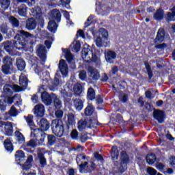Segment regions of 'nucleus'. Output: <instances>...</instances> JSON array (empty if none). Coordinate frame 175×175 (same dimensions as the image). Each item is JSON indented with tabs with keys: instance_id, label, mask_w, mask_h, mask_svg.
Returning a JSON list of instances; mask_svg holds the SVG:
<instances>
[{
	"instance_id": "nucleus-1",
	"label": "nucleus",
	"mask_w": 175,
	"mask_h": 175,
	"mask_svg": "<svg viewBox=\"0 0 175 175\" xmlns=\"http://www.w3.org/2000/svg\"><path fill=\"white\" fill-rule=\"evenodd\" d=\"M35 36L33 34L26 31L23 29L16 30V36H14V39L16 43H18L19 49L23 50L27 44H32V40H33Z\"/></svg>"
},
{
	"instance_id": "nucleus-2",
	"label": "nucleus",
	"mask_w": 175,
	"mask_h": 175,
	"mask_svg": "<svg viewBox=\"0 0 175 175\" xmlns=\"http://www.w3.org/2000/svg\"><path fill=\"white\" fill-rule=\"evenodd\" d=\"M14 157L16 162H17V163L20 165L23 170H29V169L32 167L33 156L29 155L27 159L24 151H23L22 150H18L16 152Z\"/></svg>"
},
{
	"instance_id": "nucleus-3",
	"label": "nucleus",
	"mask_w": 175,
	"mask_h": 175,
	"mask_svg": "<svg viewBox=\"0 0 175 175\" xmlns=\"http://www.w3.org/2000/svg\"><path fill=\"white\" fill-rule=\"evenodd\" d=\"M99 54H100V51L95 49V45L92 46L87 45V47H84L81 51L82 57L88 59V62L92 61L94 64L99 62Z\"/></svg>"
},
{
	"instance_id": "nucleus-4",
	"label": "nucleus",
	"mask_w": 175,
	"mask_h": 175,
	"mask_svg": "<svg viewBox=\"0 0 175 175\" xmlns=\"http://www.w3.org/2000/svg\"><path fill=\"white\" fill-rule=\"evenodd\" d=\"M35 14L36 19L33 18H29L26 21L25 28L27 31H33V29H36L38 24L41 28L44 27V18H43L42 11H36Z\"/></svg>"
},
{
	"instance_id": "nucleus-5",
	"label": "nucleus",
	"mask_w": 175,
	"mask_h": 175,
	"mask_svg": "<svg viewBox=\"0 0 175 175\" xmlns=\"http://www.w3.org/2000/svg\"><path fill=\"white\" fill-rule=\"evenodd\" d=\"M52 133L57 137H62V136H68L69 131L66 126H64V122L61 119H54L51 124Z\"/></svg>"
},
{
	"instance_id": "nucleus-6",
	"label": "nucleus",
	"mask_w": 175,
	"mask_h": 175,
	"mask_svg": "<svg viewBox=\"0 0 175 175\" xmlns=\"http://www.w3.org/2000/svg\"><path fill=\"white\" fill-rule=\"evenodd\" d=\"M96 46L100 49L101 47H107L110 44L109 41V31L105 28H100L98 31V36L96 39Z\"/></svg>"
},
{
	"instance_id": "nucleus-7",
	"label": "nucleus",
	"mask_w": 175,
	"mask_h": 175,
	"mask_svg": "<svg viewBox=\"0 0 175 175\" xmlns=\"http://www.w3.org/2000/svg\"><path fill=\"white\" fill-rule=\"evenodd\" d=\"M165 29L160 27L157 31L156 38L154 40V44H157L154 46V49L157 50H165V49L167 47V44L163 43V42H165Z\"/></svg>"
},
{
	"instance_id": "nucleus-8",
	"label": "nucleus",
	"mask_w": 175,
	"mask_h": 175,
	"mask_svg": "<svg viewBox=\"0 0 175 175\" xmlns=\"http://www.w3.org/2000/svg\"><path fill=\"white\" fill-rule=\"evenodd\" d=\"M47 134L42 129L31 127V137H34L36 141H38L40 145L42 146L44 143V139Z\"/></svg>"
},
{
	"instance_id": "nucleus-9",
	"label": "nucleus",
	"mask_w": 175,
	"mask_h": 175,
	"mask_svg": "<svg viewBox=\"0 0 175 175\" xmlns=\"http://www.w3.org/2000/svg\"><path fill=\"white\" fill-rule=\"evenodd\" d=\"M1 47L3 49L5 53L10 54V55H13V51L14 50H21L19 49L18 43L16 42V41H5L2 42Z\"/></svg>"
},
{
	"instance_id": "nucleus-10",
	"label": "nucleus",
	"mask_w": 175,
	"mask_h": 175,
	"mask_svg": "<svg viewBox=\"0 0 175 175\" xmlns=\"http://www.w3.org/2000/svg\"><path fill=\"white\" fill-rule=\"evenodd\" d=\"M3 63L4 64L1 66V72L3 75H10V70L13 68V59L10 56H5L3 58Z\"/></svg>"
},
{
	"instance_id": "nucleus-11",
	"label": "nucleus",
	"mask_w": 175,
	"mask_h": 175,
	"mask_svg": "<svg viewBox=\"0 0 175 175\" xmlns=\"http://www.w3.org/2000/svg\"><path fill=\"white\" fill-rule=\"evenodd\" d=\"M131 162V159L129 158V155L126 153V151H122L120 153V165L119 167V170L121 173H124L125 170H126V167L128 166V163Z\"/></svg>"
},
{
	"instance_id": "nucleus-12",
	"label": "nucleus",
	"mask_w": 175,
	"mask_h": 175,
	"mask_svg": "<svg viewBox=\"0 0 175 175\" xmlns=\"http://www.w3.org/2000/svg\"><path fill=\"white\" fill-rule=\"evenodd\" d=\"M36 55L37 57H40L42 62H46L47 59V49H46V46L42 44H38L36 46Z\"/></svg>"
},
{
	"instance_id": "nucleus-13",
	"label": "nucleus",
	"mask_w": 175,
	"mask_h": 175,
	"mask_svg": "<svg viewBox=\"0 0 175 175\" xmlns=\"http://www.w3.org/2000/svg\"><path fill=\"white\" fill-rule=\"evenodd\" d=\"M153 118H154L159 124H163L165 120H166V113H165V111L154 109Z\"/></svg>"
},
{
	"instance_id": "nucleus-14",
	"label": "nucleus",
	"mask_w": 175,
	"mask_h": 175,
	"mask_svg": "<svg viewBox=\"0 0 175 175\" xmlns=\"http://www.w3.org/2000/svg\"><path fill=\"white\" fill-rule=\"evenodd\" d=\"M53 95H55V94L52 93L50 94L47 92H44L41 94V100L46 106H50L53 103Z\"/></svg>"
},
{
	"instance_id": "nucleus-15",
	"label": "nucleus",
	"mask_w": 175,
	"mask_h": 175,
	"mask_svg": "<svg viewBox=\"0 0 175 175\" xmlns=\"http://www.w3.org/2000/svg\"><path fill=\"white\" fill-rule=\"evenodd\" d=\"M46 110L44 109V105L43 104H38L35 105L33 108V114L38 118H42L44 116V112Z\"/></svg>"
},
{
	"instance_id": "nucleus-16",
	"label": "nucleus",
	"mask_w": 175,
	"mask_h": 175,
	"mask_svg": "<svg viewBox=\"0 0 175 175\" xmlns=\"http://www.w3.org/2000/svg\"><path fill=\"white\" fill-rule=\"evenodd\" d=\"M105 58L108 64H114V59L117 58V53L114 51L108 50L105 52Z\"/></svg>"
},
{
	"instance_id": "nucleus-17",
	"label": "nucleus",
	"mask_w": 175,
	"mask_h": 175,
	"mask_svg": "<svg viewBox=\"0 0 175 175\" xmlns=\"http://www.w3.org/2000/svg\"><path fill=\"white\" fill-rule=\"evenodd\" d=\"M58 68L59 69L62 75L63 76H66L68 75V72L69 70V68L68 67V64H66V62L64 59H60L59 62Z\"/></svg>"
},
{
	"instance_id": "nucleus-18",
	"label": "nucleus",
	"mask_w": 175,
	"mask_h": 175,
	"mask_svg": "<svg viewBox=\"0 0 175 175\" xmlns=\"http://www.w3.org/2000/svg\"><path fill=\"white\" fill-rule=\"evenodd\" d=\"M36 139H30L29 142L26 143V144H23L22 146V148H23L24 151H27V152H32V150L27 147H31L32 148H35L36 146H38Z\"/></svg>"
},
{
	"instance_id": "nucleus-19",
	"label": "nucleus",
	"mask_w": 175,
	"mask_h": 175,
	"mask_svg": "<svg viewBox=\"0 0 175 175\" xmlns=\"http://www.w3.org/2000/svg\"><path fill=\"white\" fill-rule=\"evenodd\" d=\"M76 124V120H75V115H73L72 113H68V119L66 122V128L68 129V132L70 129V128H73V125Z\"/></svg>"
},
{
	"instance_id": "nucleus-20",
	"label": "nucleus",
	"mask_w": 175,
	"mask_h": 175,
	"mask_svg": "<svg viewBox=\"0 0 175 175\" xmlns=\"http://www.w3.org/2000/svg\"><path fill=\"white\" fill-rule=\"evenodd\" d=\"M165 17V10L162 8H159L156 10L155 13L153 14L154 20L156 21H162Z\"/></svg>"
},
{
	"instance_id": "nucleus-21",
	"label": "nucleus",
	"mask_w": 175,
	"mask_h": 175,
	"mask_svg": "<svg viewBox=\"0 0 175 175\" xmlns=\"http://www.w3.org/2000/svg\"><path fill=\"white\" fill-rule=\"evenodd\" d=\"M14 137L16 139V144H24L25 143V137L18 131L14 132Z\"/></svg>"
},
{
	"instance_id": "nucleus-22",
	"label": "nucleus",
	"mask_w": 175,
	"mask_h": 175,
	"mask_svg": "<svg viewBox=\"0 0 175 175\" xmlns=\"http://www.w3.org/2000/svg\"><path fill=\"white\" fill-rule=\"evenodd\" d=\"M61 12L57 8H55L51 10V17L52 20H54L55 21H57V23L61 22Z\"/></svg>"
},
{
	"instance_id": "nucleus-23",
	"label": "nucleus",
	"mask_w": 175,
	"mask_h": 175,
	"mask_svg": "<svg viewBox=\"0 0 175 175\" xmlns=\"http://www.w3.org/2000/svg\"><path fill=\"white\" fill-rule=\"evenodd\" d=\"M96 98V92H95V89H94V88L92 87L89 88L87 91V96H86L87 100L92 101V100H95Z\"/></svg>"
},
{
	"instance_id": "nucleus-24",
	"label": "nucleus",
	"mask_w": 175,
	"mask_h": 175,
	"mask_svg": "<svg viewBox=\"0 0 175 175\" xmlns=\"http://www.w3.org/2000/svg\"><path fill=\"white\" fill-rule=\"evenodd\" d=\"M39 126L41 131L46 132L50 129V122H49V120H47V119L42 118L40 120Z\"/></svg>"
},
{
	"instance_id": "nucleus-25",
	"label": "nucleus",
	"mask_w": 175,
	"mask_h": 175,
	"mask_svg": "<svg viewBox=\"0 0 175 175\" xmlns=\"http://www.w3.org/2000/svg\"><path fill=\"white\" fill-rule=\"evenodd\" d=\"M89 72L90 73V77H92V79L95 80L96 81L99 80V78L100 77V74L99 73L98 70L92 67H90Z\"/></svg>"
},
{
	"instance_id": "nucleus-26",
	"label": "nucleus",
	"mask_w": 175,
	"mask_h": 175,
	"mask_svg": "<svg viewBox=\"0 0 175 175\" xmlns=\"http://www.w3.org/2000/svg\"><path fill=\"white\" fill-rule=\"evenodd\" d=\"M5 134L6 136H12L13 135V123L10 122H6L5 126Z\"/></svg>"
},
{
	"instance_id": "nucleus-27",
	"label": "nucleus",
	"mask_w": 175,
	"mask_h": 175,
	"mask_svg": "<svg viewBox=\"0 0 175 175\" xmlns=\"http://www.w3.org/2000/svg\"><path fill=\"white\" fill-rule=\"evenodd\" d=\"M3 145L5 149L6 150V151H8V152H13V150H14V146H13V143H12L10 139H5L3 142Z\"/></svg>"
},
{
	"instance_id": "nucleus-28",
	"label": "nucleus",
	"mask_w": 175,
	"mask_h": 175,
	"mask_svg": "<svg viewBox=\"0 0 175 175\" xmlns=\"http://www.w3.org/2000/svg\"><path fill=\"white\" fill-rule=\"evenodd\" d=\"M58 28V25L57 24V22L54 20H51L48 23V30L50 31V32H52L53 33H55L57 32V29Z\"/></svg>"
},
{
	"instance_id": "nucleus-29",
	"label": "nucleus",
	"mask_w": 175,
	"mask_h": 175,
	"mask_svg": "<svg viewBox=\"0 0 175 175\" xmlns=\"http://www.w3.org/2000/svg\"><path fill=\"white\" fill-rule=\"evenodd\" d=\"M74 103V107H75L76 110L78 111H81V110H83V108L84 107V103H83V100L80 98H75L73 100Z\"/></svg>"
},
{
	"instance_id": "nucleus-30",
	"label": "nucleus",
	"mask_w": 175,
	"mask_h": 175,
	"mask_svg": "<svg viewBox=\"0 0 175 175\" xmlns=\"http://www.w3.org/2000/svg\"><path fill=\"white\" fill-rule=\"evenodd\" d=\"M119 155H120V152H118V147H117V146H112L111 149V160L116 161V159H118Z\"/></svg>"
},
{
	"instance_id": "nucleus-31",
	"label": "nucleus",
	"mask_w": 175,
	"mask_h": 175,
	"mask_svg": "<svg viewBox=\"0 0 175 175\" xmlns=\"http://www.w3.org/2000/svg\"><path fill=\"white\" fill-rule=\"evenodd\" d=\"M111 121L113 125L117 122L118 124H122V121H124V118H122V115L120 113L113 114V116L111 118Z\"/></svg>"
},
{
	"instance_id": "nucleus-32",
	"label": "nucleus",
	"mask_w": 175,
	"mask_h": 175,
	"mask_svg": "<svg viewBox=\"0 0 175 175\" xmlns=\"http://www.w3.org/2000/svg\"><path fill=\"white\" fill-rule=\"evenodd\" d=\"M53 107H55V109H61V107H62V101H61L55 94H53Z\"/></svg>"
},
{
	"instance_id": "nucleus-33",
	"label": "nucleus",
	"mask_w": 175,
	"mask_h": 175,
	"mask_svg": "<svg viewBox=\"0 0 175 175\" xmlns=\"http://www.w3.org/2000/svg\"><path fill=\"white\" fill-rule=\"evenodd\" d=\"M61 95L64 98V102H70L72 100V93L66 92L65 89L61 90Z\"/></svg>"
},
{
	"instance_id": "nucleus-34",
	"label": "nucleus",
	"mask_w": 175,
	"mask_h": 175,
	"mask_svg": "<svg viewBox=\"0 0 175 175\" xmlns=\"http://www.w3.org/2000/svg\"><path fill=\"white\" fill-rule=\"evenodd\" d=\"M27 9L28 7L25 4L21 5L18 8V13L21 17H27Z\"/></svg>"
},
{
	"instance_id": "nucleus-35",
	"label": "nucleus",
	"mask_w": 175,
	"mask_h": 175,
	"mask_svg": "<svg viewBox=\"0 0 175 175\" xmlns=\"http://www.w3.org/2000/svg\"><path fill=\"white\" fill-rule=\"evenodd\" d=\"M47 143L46 146L48 147H51L55 144L57 142V137H55L53 135H47Z\"/></svg>"
},
{
	"instance_id": "nucleus-36",
	"label": "nucleus",
	"mask_w": 175,
	"mask_h": 175,
	"mask_svg": "<svg viewBox=\"0 0 175 175\" xmlns=\"http://www.w3.org/2000/svg\"><path fill=\"white\" fill-rule=\"evenodd\" d=\"M38 159L42 167H44V166L47 165V160L46 159V157H44V154L43 152L38 153Z\"/></svg>"
},
{
	"instance_id": "nucleus-37",
	"label": "nucleus",
	"mask_w": 175,
	"mask_h": 175,
	"mask_svg": "<svg viewBox=\"0 0 175 175\" xmlns=\"http://www.w3.org/2000/svg\"><path fill=\"white\" fill-rule=\"evenodd\" d=\"M63 53H65V58L66 61L70 64L72 61H73V55H72V53H70V51H69L68 49H64L62 48Z\"/></svg>"
},
{
	"instance_id": "nucleus-38",
	"label": "nucleus",
	"mask_w": 175,
	"mask_h": 175,
	"mask_svg": "<svg viewBox=\"0 0 175 175\" xmlns=\"http://www.w3.org/2000/svg\"><path fill=\"white\" fill-rule=\"evenodd\" d=\"M157 159V156L154 153H150L146 157V161L148 165H154Z\"/></svg>"
},
{
	"instance_id": "nucleus-39",
	"label": "nucleus",
	"mask_w": 175,
	"mask_h": 175,
	"mask_svg": "<svg viewBox=\"0 0 175 175\" xmlns=\"http://www.w3.org/2000/svg\"><path fill=\"white\" fill-rule=\"evenodd\" d=\"M16 66L21 72L25 69V61L23 58L16 59Z\"/></svg>"
},
{
	"instance_id": "nucleus-40",
	"label": "nucleus",
	"mask_w": 175,
	"mask_h": 175,
	"mask_svg": "<svg viewBox=\"0 0 175 175\" xmlns=\"http://www.w3.org/2000/svg\"><path fill=\"white\" fill-rule=\"evenodd\" d=\"M9 21L10 24H12L13 28H18V27H20V21L13 16H10Z\"/></svg>"
},
{
	"instance_id": "nucleus-41",
	"label": "nucleus",
	"mask_w": 175,
	"mask_h": 175,
	"mask_svg": "<svg viewBox=\"0 0 175 175\" xmlns=\"http://www.w3.org/2000/svg\"><path fill=\"white\" fill-rule=\"evenodd\" d=\"M84 113L86 117H90V116H92V114L94 113V105H92V104L88 105L86 107V109H85Z\"/></svg>"
},
{
	"instance_id": "nucleus-42",
	"label": "nucleus",
	"mask_w": 175,
	"mask_h": 175,
	"mask_svg": "<svg viewBox=\"0 0 175 175\" xmlns=\"http://www.w3.org/2000/svg\"><path fill=\"white\" fill-rule=\"evenodd\" d=\"M82 92L83 86H81L80 84H77L74 86V94H75L77 96H80Z\"/></svg>"
},
{
	"instance_id": "nucleus-43",
	"label": "nucleus",
	"mask_w": 175,
	"mask_h": 175,
	"mask_svg": "<svg viewBox=\"0 0 175 175\" xmlns=\"http://www.w3.org/2000/svg\"><path fill=\"white\" fill-rule=\"evenodd\" d=\"M26 122L30 128L35 126V123L33 122V116L29 114L27 116H24Z\"/></svg>"
},
{
	"instance_id": "nucleus-44",
	"label": "nucleus",
	"mask_w": 175,
	"mask_h": 175,
	"mask_svg": "<svg viewBox=\"0 0 175 175\" xmlns=\"http://www.w3.org/2000/svg\"><path fill=\"white\" fill-rule=\"evenodd\" d=\"M8 113L10 117H17V116L18 115V111L14 106H12Z\"/></svg>"
},
{
	"instance_id": "nucleus-45",
	"label": "nucleus",
	"mask_w": 175,
	"mask_h": 175,
	"mask_svg": "<svg viewBox=\"0 0 175 175\" xmlns=\"http://www.w3.org/2000/svg\"><path fill=\"white\" fill-rule=\"evenodd\" d=\"M0 5L2 9L6 10L10 6V0H0Z\"/></svg>"
},
{
	"instance_id": "nucleus-46",
	"label": "nucleus",
	"mask_w": 175,
	"mask_h": 175,
	"mask_svg": "<svg viewBox=\"0 0 175 175\" xmlns=\"http://www.w3.org/2000/svg\"><path fill=\"white\" fill-rule=\"evenodd\" d=\"M144 65L147 70V73L149 79H152V76H154V74H152V70H151V66H150V64H148V62H145Z\"/></svg>"
},
{
	"instance_id": "nucleus-47",
	"label": "nucleus",
	"mask_w": 175,
	"mask_h": 175,
	"mask_svg": "<svg viewBox=\"0 0 175 175\" xmlns=\"http://www.w3.org/2000/svg\"><path fill=\"white\" fill-rule=\"evenodd\" d=\"M16 31H17V29H13L12 28H10V29L5 33V37L7 38V39H12V38H13L14 35L16 36Z\"/></svg>"
},
{
	"instance_id": "nucleus-48",
	"label": "nucleus",
	"mask_w": 175,
	"mask_h": 175,
	"mask_svg": "<svg viewBox=\"0 0 175 175\" xmlns=\"http://www.w3.org/2000/svg\"><path fill=\"white\" fill-rule=\"evenodd\" d=\"M16 98H18V94L14 95L12 97L5 98L4 100H5V103L7 105H13V103L14 102Z\"/></svg>"
},
{
	"instance_id": "nucleus-49",
	"label": "nucleus",
	"mask_w": 175,
	"mask_h": 175,
	"mask_svg": "<svg viewBox=\"0 0 175 175\" xmlns=\"http://www.w3.org/2000/svg\"><path fill=\"white\" fill-rule=\"evenodd\" d=\"M31 67L33 68L35 73H36L37 75H40V73L43 72V68H42V67H40L36 64H33L31 65Z\"/></svg>"
},
{
	"instance_id": "nucleus-50",
	"label": "nucleus",
	"mask_w": 175,
	"mask_h": 175,
	"mask_svg": "<svg viewBox=\"0 0 175 175\" xmlns=\"http://www.w3.org/2000/svg\"><path fill=\"white\" fill-rule=\"evenodd\" d=\"M8 104L6 103V100L1 99L0 100V110L1 113H3L6 110V107Z\"/></svg>"
},
{
	"instance_id": "nucleus-51",
	"label": "nucleus",
	"mask_w": 175,
	"mask_h": 175,
	"mask_svg": "<svg viewBox=\"0 0 175 175\" xmlns=\"http://www.w3.org/2000/svg\"><path fill=\"white\" fill-rule=\"evenodd\" d=\"M19 85L21 87H27L28 85V79L27 77H23L19 79Z\"/></svg>"
},
{
	"instance_id": "nucleus-52",
	"label": "nucleus",
	"mask_w": 175,
	"mask_h": 175,
	"mask_svg": "<svg viewBox=\"0 0 175 175\" xmlns=\"http://www.w3.org/2000/svg\"><path fill=\"white\" fill-rule=\"evenodd\" d=\"M10 29V27H9L8 25L3 24L0 27V31L1 33H3V35H6Z\"/></svg>"
},
{
	"instance_id": "nucleus-53",
	"label": "nucleus",
	"mask_w": 175,
	"mask_h": 175,
	"mask_svg": "<svg viewBox=\"0 0 175 175\" xmlns=\"http://www.w3.org/2000/svg\"><path fill=\"white\" fill-rule=\"evenodd\" d=\"M79 77L81 81H85L87 80V72L85 70H81L79 74Z\"/></svg>"
},
{
	"instance_id": "nucleus-54",
	"label": "nucleus",
	"mask_w": 175,
	"mask_h": 175,
	"mask_svg": "<svg viewBox=\"0 0 175 175\" xmlns=\"http://www.w3.org/2000/svg\"><path fill=\"white\" fill-rule=\"evenodd\" d=\"M175 18L174 14H172V12H167V16L165 17V20L167 23H170V21H174L173 18Z\"/></svg>"
},
{
	"instance_id": "nucleus-55",
	"label": "nucleus",
	"mask_w": 175,
	"mask_h": 175,
	"mask_svg": "<svg viewBox=\"0 0 175 175\" xmlns=\"http://www.w3.org/2000/svg\"><path fill=\"white\" fill-rule=\"evenodd\" d=\"M70 136L72 140H79V132L77 131V130H72L70 133Z\"/></svg>"
},
{
	"instance_id": "nucleus-56",
	"label": "nucleus",
	"mask_w": 175,
	"mask_h": 175,
	"mask_svg": "<svg viewBox=\"0 0 175 175\" xmlns=\"http://www.w3.org/2000/svg\"><path fill=\"white\" fill-rule=\"evenodd\" d=\"M146 173L148 175H157V173H158V172L157 171V170L154 169L152 167H148L146 169Z\"/></svg>"
},
{
	"instance_id": "nucleus-57",
	"label": "nucleus",
	"mask_w": 175,
	"mask_h": 175,
	"mask_svg": "<svg viewBox=\"0 0 175 175\" xmlns=\"http://www.w3.org/2000/svg\"><path fill=\"white\" fill-rule=\"evenodd\" d=\"M95 17V15L90 14L89 17L87 18V22L85 23V28H88V27H90L91 25V20H94V18Z\"/></svg>"
},
{
	"instance_id": "nucleus-58",
	"label": "nucleus",
	"mask_w": 175,
	"mask_h": 175,
	"mask_svg": "<svg viewBox=\"0 0 175 175\" xmlns=\"http://www.w3.org/2000/svg\"><path fill=\"white\" fill-rule=\"evenodd\" d=\"M94 100H96L97 105H102V103H103V97L101 94L97 95Z\"/></svg>"
},
{
	"instance_id": "nucleus-59",
	"label": "nucleus",
	"mask_w": 175,
	"mask_h": 175,
	"mask_svg": "<svg viewBox=\"0 0 175 175\" xmlns=\"http://www.w3.org/2000/svg\"><path fill=\"white\" fill-rule=\"evenodd\" d=\"M87 126V121L81 120L78 122V129H83V128H85Z\"/></svg>"
},
{
	"instance_id": "nucleus-60",
	"label": "nucleus",
	"mask_w": 175,
	"mask_h": 175,
	"mask_svg": "<svg viewBox=\"0 0 175 175\" xmlns=\"http://www.w3.org/2000/svg\"><path fill=\"white\" fill-rule=\"evenodd\" d=\"M55 116L56 118H62V117H64V111H62L61 109H57L55 112Z\"/></svg>"
},
{
	"instance_id": "nucleus-61",
	"label": "nucleus",
	"mask_w": 175,
	"mask_h": 175,
	"mask_svg": "<svg viewBox=\"0 0 175 175\" xmlns=\"http://www.w3.org/2000/svg\"><path fill=\"white\" fill-rule=\"evenodd\" d=\"M94 157L95 158V159H96L97 161H100V162L103 161V157L102 156V154H99L98 152H94Z\"/></svg>"
},
{
	"instance_id": "nucleus-62",
	"label": "nucleus",
	"mask_w": 175,
	"mask_h": 175,
	"mask_svg": "<svg viewBox=\"0 0 175 175\" xmlns=\"http://www.w3.org/2000/svg\"><path fill=\"white\" fill-rule=\"evenodd\" d=\"M73 48L76 53H79V51H80V49H81V44L80 43V41H77Z\"/></svg>"
},
{
	"instance_id": "nucleus-63",
	"label": "nucleus",
	"mask_w": 175,
	"mask_h": 175,
	"mask_svg": "<svg viewBox=\"0 0 175 175\" xmlns=\"http://www.w3.org/2000/svg\"><path fill=\"white\" fill-rule=\"evenodd\" d=\"M79 140L81 143H85V142L88 140V137L85 134H81L80 135Z\"/></svg>"
},
{
	"instance_id": "nucleus-64",
	"label": "nucleus",
	"mask_w": 175,
	"mask_h": 175,
	"mask_svg": "<svg viewBox=\"0 0 175 175\" xmlns=\"http://www.w3.org/2000/svg\"><path fill=\"white\" fill-rule=\"evenodd\" d=\"M13 90L14 91V92H21V91H23V88H21V86H19L18 85H14Z\"/></svg>"
}]
</instances>
